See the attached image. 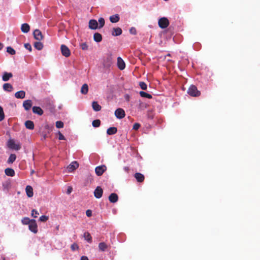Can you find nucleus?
Wrapping results in <instances>:
<instances>
[{"mask_svg":"<svg viewBox=\"0 0 260 260\" xmlns=\"http://www.w3.org/2000/svg\"><path fill=\"white\" fill-rule=\"evenodd\" d=\"M48 219V217L45 215H42L40 217L39 220L42 222H45Z\"/></svg>","mask_w":260,"mask_h":260,"instance_id":"nucleus-46","label":"nucleus"},{"mask_svg":"<svg viewBox=\"0 0 260 260\" xmlns=\"http://www.w3.org/2000/svg\"><path fill=\"white\" fill-rule=\"evenodd\" d=\"M71 248L73 251H75L78 249L79 246L77 244L73 243V244H72Z\"/></svg>","mask_w":260,"mask_h":260,"instance_id":"nucleus-45","label":"nucleus"},{"mask_svg":"<svg viewBox=\"0 0 260 260\" xmlns=\"http://www.w3.org/2000/svg\"><path fill=\"white\" fill-rule=\"evenodd\" d=\"M46 135H44V139H46Z\"/></svg>","mask_w":260,"mask_h":260,"instance_id":"nucleus-59","label":"nucleus"},{"mask_svg":"<svg viewBox=\"0 0 260 260\" xmlns=\"http://www.w3.org/2000/svg\"><path fill=\"white\" fill-rule=\"evenodd\" d=\"M8 146L10 149L18 151L21 148V145L19 143H16L14 140L10 139L7 143Z\"/></svg>","mask_w":260,"mask_h":260,"instance_id":"nucleus-4","label":"nucleus"},{"mask_svg":"<svg viewBox=\"0 0 260 260\" xmlns=\"http://www.w3.org/2000/svg\"><path fill=\"white\" fill-rule=\"evenodd\" d=\"M31 216L34 218L37 217V215L39 214V212L35 209H33L31 211Z\"/></svg>","mask_w":260,"mask_h":260,"instance_id":"nucleus-44","label":"nucleus"},{"mask_svg":"<svg viewBox=\"0 0 260 260\" xmlns=\"http://www.w3.org/2000/svg\"><path fill=\"white\" fill-rule=\"evenodd\" d=\"M29 230L34 233H37L38 232V226L36 221L32 219V221L28 225Z\"/></svg>","mask_w":260,"mask_h":260,"instance_id":"nucleus-7","label":"nucleus"},{"mask_svg":"<svg viewBox=\"0 0 260 260\" xmlns=\"http://www.w3.org/2000/svg\"><path fill=\"white\" fill-rule=\"evenodd\" d=\"M113 63V59L111 53H108L104 56L103 61L104 68L106 70H109Z\"/></svg>","mask_w":260,"mask_h":260,"instance_id":"nucleus-1","label":"nucleus"},{"mask_svg":"<svg viewBox=\"0 0 260 260\" xmlns=\"http://www.w3.org/2000/svg\"><path fill=\"white\" fill-rule=\"evenodd\" d=\"M21 30L23 33H27L30 30V26L27 23H23L21 25Z\"/></svg>","mask_w":260,"mask_h":260,"instance_id":"nucleus-20","label":"nucleus"},{"mask_svg":"<svg viewBox=\"0 0 260 260\" xmlns=\"http://www.w3.org/2000/svg\"><path fill=\"white\" fill-rule=\"evenodd\" d=\"M82 50H86L88 49V46L86 43H83L80 45Z\"/></svg>","mask_w":260,"mask_h":260,"instance_id":"nucleus-47","label":"nucleus"},{"mask_svg":"<svg viewBox=\"0 0 260 260\" xmlns=\"http://www.w3.org/2000/svg\"><path fill=\"white\" fill-rule=\"evenodd\" d=\"M34 47L38 50H41L43 49V45L40 42H36L34 44Z\"/></svg>","mask_w":260,"mask_h":260,"instance_id":"nucleus-37","label":"nucleus"},{"mask_svg":"<svg viewBox=\"0 0 260 260\" xmlns=\"http://www.w3.org/2000/svg\"><path fill=\"white\" fill-rule=\"evenodd\" d=\"M34 173H35V171H34V170H32L31 171V172H30L31 174L32 175V174H34Z\"/></svg>","mask_w":260,"mask_h":260,"instance_id":"nucleus-58","label":"nucleus"},{"mask_svg":"<svg viewBox=\"0 0 260 260\" xmlns=\"http://www.w3.org/2000/svg\"><path fill=\"white\" fill-rule=\"evenodd\" d=\"M5 173L6 175L10 177H13L15 175V171L13 169L7 168L5 170Z\"/></svg>","mask_w":260,"mask_h":260,"instance_id":"nucleus-23","label":"nucleus"},{"mask_svg":"<svg viewBox=\"0 0 260 260\" xmlns=\"http://www.w3.org/2000/svg\"><path fill=\"white\" fill-rule=\"evenodd\" d=\"M32 111L34 113L38 115H42L43 114V110L38 106H34L32 108Z\"/></svg>","mask_w":260,"mask_h":260,"instance_id":"nucleus-15","label":"nucleus"},{"mask_svg":"<svg viewBox=\"0 0 260 260\" xmlns=\"http://www.w3.org/2000/svg\"><path fill=\"white\" fill-rule=\"evenodd\" d=\"M88 91V86L87 84H84L81 87V92L83 94H86Z\"/></svg>","mask_w":260,"mask_h":260,"instance_id":"nucleus-32","label":"nucleus"},{"mask_svg":"<svg viewBox=\"0 0 260 260\" xmlns=\"http://www.w3.org/2000/svg\"><path fill=\"white\" fill-rule=\"evenodd\" d=\"M158 25L161 28H166L169 24L168 19L166 17H162L158 20Z\"/></svg>","mask_w":260,"mask_h":260,"instance_id":"nucleus-5","label":"nucleus"},{"mask_svg":"<svg viewBox=\"0 0 260 260\" xmlns=\"http://www.w3.org/2000/svg\"><path fill=\"white\" fill-rule=\"evenodd\" d=\"M72 191V188L71 187H68L67 191V193L69 194L71 193Z\"/></svg>","mask_w":260,"mask_h":260,"instance_id":"nucleus-54","label":"nucleus"},{"mask_svg":"<svg viewBox=\"0 0 260 260\" xmlns=\"http://www.w3.org/2000/svg\"><path fill=\"white\" fill-rule=\"evenodd\" d=\"M139 85L142 89H143V90L147 89V85L145 82H140L139 83Z\"/></svg>","mask_w":260,"mask_h":260,"instance_id":"nucleus-43","label":"nucleus"},{"mask_svg":"<svg viewBox=\"0 0 260 260\" xmlns=\"http://www.w3.org/2000/svg\"><path fill=\"white\" fill-rule=\"evenodd\" d=\"M101 121L99 119L94 120L92 122V125L94 127H98L100 126Z\"/></svg>","mask_w":260,"mask_h":260,"instance_id":"nucleus-39","label":"nucleus"},{"mask_svg":"<svg viewBox=\"0 0 260 260\" xmlns=\"http://www.w3.org/2000/svg\"><path fill=\"white\" fill-rule=\"evenodd\" d=\"M118 197L115 193H112L109 196V200L111 203H115L117 202Z\"/></svg>","mask_w":260,"mask_h":260,"instance_id":"nucleus-16","label":"nucleus"},{"mask_svg":"<svg viewBox=\"0 0 260 260\" xmlns=\"http://www.w3.org/2000/svg\"><path fill=\"white\" fill-rule=\"evenodd\" d=\"M80 260H89V259L87 256H81Z\"/></svg>","mask_w":260,"mask_h":260,"instance_id":"nucleus-55","label":"nucleus"},{"mask_svg":"<svg viewBox=\"0 0 260 260\" xmlns=\"http://www.w3.org/2000/svg\"><path fill=\"white\" fill-rule=\"evenodd\" d=\"M78 164L77 161L72 162L69 166L68 169L69 171H73L78 167Z\"/></svg>","mask_w":260,"mask_h":260,"instance_id":"nucleus-22","label":"nucleus"},{"mask_svg":"<svg viewBox=\"0 0 260 260\" xmlns=\"http://www.w3.org/2000/svg\"><path fill=\"white\" fill-rule=\"evenodd\" d=\"M2 260H5V258H3V259H2Z\"/></svg>","mask_w":260,"mask_h":260,"instance_id":"nucleus-60","label":"nucleus"},{"mask_svg":"<svg viewBox=\"0 0 260 260\" xmlns=\"http://www.w3.org/2000/svg\"><path fill=\"white\" fill-rule=\"evenodd\" d=\"M86 216L88 217L91 216L92 215V211L88 209L86 211Z\"/></svg>","mask_w":260,"mask_h":260,"instance_id":"nucleus-52","label":"nucleus"},{"mask_svg":"<svg viewBox=\"0 0 260 260\" xmlns=\"http://www.w3.org/2000/svg\"><path fill=\"white\" fill-rule=\"evenodd\" d=\"M60 49H61V53H62V55H63L64 56L67 57L70 55V54H71L70 50L66 45H61Z\"/></svg>","mask_w":260,"mask_h":260,"instance_id":"nucleus-6","label":"nucleus"},{"mask_svg":"<svg viewBox=\"0 0 260 260\" xmlns=\"http://www.w3.org/2000/svg\"><path fill=\"white\" fill-rule=\"evenodd\" d=\"M25 191L28 197H32L34 195L32 187L30 185H27L25 188Z\"/></svg>","mask_w":260,"mask_h":260,"instance_id":"nucleus-18","label":"nucleus"},{"mask_svg":"<svg viewBox=\"0 0 260 260\" xmlns=\"http://www.w3.org/2000/svg\"><path fill=\"white\" fill-rule=\"evenodd\" d=\"M99 248L102 251H105L107 248V245L104 242L100 243Z\"/></svg>","mask_w":260,"mask_h":260,"instance_id":"nucleus-35","label":"nucleus"},{"mask_svg":"<svg viewBox=\"0 0 260 260\" xmlns=\"http://www.w3.org/2000/svg\"><path fill=\"white\" fill-rule=\"evenodd\" d=\"M16 155L14 154H11L8 159L7 162L8 164H12L16 160Z\"/></svg>","mask_w":260,"mask_h":260,"instance_id":"nucleus-36","label":"nucleus"},{"mask_svg":"<svg viewBox=\"0 0 260 260\" xmlns=\"http://www.w3.org/2000/svg\"><path fill=\"white\" fill-rule=\"evenodd\" d=\"M129 32L132 35H136L137 33L136 28L134 27H131L129 29Z\"/></svg>","mask_w":260,"mask_h":260,"instance_id":"nucleus-51","label":"nucleus"},{"mask_svg":"<svg viewBox=\"0 0 260 260\" xmlns=\"http://www.w3.org/2000/svg\"><path fill=\"white\" fill-rule=\"evenodd\" d=\"M123 170H124V171L125 172H128V171H129V168H128V167H124L123 168Z\"/></svg>","mask_w":260,"mask_h":260,"instance_id":"nucleus-56","label":"nucleus"},{"mask_svg":"<svg viewBox=\"0 0 260 260\" xmlns=\"http://www.w3.org/2000/svg\"><path fill=\"white\" fill-rule=\"evenodd\" d=\"M135 177L139 182H143L144 179V176L140 173H136L135 174Z\"/></svg>","mask_w":260,"mask_h":260,"instance_id":"nucleus-25","label":"nucleus"},{"mask_svg":"<svg viewBox=\"0 0 260 260\" xmlns=\"http://www.w3.org/2000/svg\"><path fill=\"white\" fill-rule=\"evenodd\" d=\"M32 106V101L30 100L24 101L23 103V107L24 109L28 111L30 109Z\"/></svg>","mask_w":260,"mask_h":260,"instance_id":"nucleus-13","label":"nucleus"},{"mask_svg":"<svg viewBox=\"0 0 260 260\" xmlns=\"http://www.w3.org/2000/svg\"><path fill=\"white\" fill-rule=\"evenodd\" d=\"M43 108H46L50 111H52L54 109V106L53 105V102L49 99H45L42 104Z\"/></svg>","mask_w":260,"mask_h":260,"instance_id":"nucleus-3","label":"nucleus"},{"mask_svg":"<svg viewBox=\"0 0 260 260\" xmlns=\"http://www.w3.org/2000/svg\"><path fill=\"white\" fill-rule=\"evenodd\" d=\"M24 47H25V48L26 49L28 50L29 51H31V50H32L31 46L30 44H29V43H26V44H24Z\"/></svg>","mask_w":260,"mask_h":260,"instance_id":"nucleus-50","label":"nucleus"},{"mask_svg":"<svg viewBox=\"0 0 260 260\" xmlns=\"http://www.w3.org/2000/svg\"><path fill=\"white\" fill-rule=\"evenodd\" d=\"M140 124L139 123H135L133 125V129L135 130H138L140 127Z\"/></svg>","mask_w":260,"mask_h":260,"instance_id":"nucleus-49","label":"nucleus"},{"mask_svg":"<svg viewBox=\"0 0 260 260\" xmlns=\"http://www.w3.org/2000/svg\"><path fill=\"white\" fill-rule=\"evenodd\" d=\"M3 89L6 91L11 92L12 91L13 87L10 83H5L3 85Z\"/></svg>","mask_w":260,"mask_h":260,"instance_id":"nucleus-26","label":"nucleus"},{"mask_svg":"<svg viewBox=\"0 0 260 260\" xmlns=\"http://www.w3.org/2000/svg\"><path fill=\"white\" fill-rule=\"evenodd\" d=\"M25 127L29 129L32 130L34 128V123L31 120H27L25 122Z\"/></svg>","mask_w":260,"mask_h":260,"instance_id":"nucleus-24","label":"nucleus"},{"mask_svg":"<svg viewBox=\"0 0 260 260\" xmlns=\"http://www.w3.org/2000/svg\"><path fill=\"white\" fill-rule=\"evenodd\" d=\"M3 46H4L3 44L0 42V50H1L2 49V48H3Z\"/></svg>","mask_w":260,"mask_h":260,"instance_id":"nucleus-57","label":"nucleus"},{"mask_svg":"<svg viewBox=\"0 0 260 260\" xmlns=\"http://www.w3.org/2000/svg\"><path fill=\"white\" fill-rule=\"evenodd\" d=\"M32 221V219H30L28 217H24L21 220V222L24 225H29L30 223Z\"/></svg>","mask_w":260,"mask_h":260,"instance_id":"nucleus-34","label":"nucleus"},{"mask_svg":"<svg viewBox=\"0 0 260 260\" xmlns=\"http://www.w3.org/2000/svg\"><path fill=\"white\" fill-rule=\"evenodd\" d=\"M117 64L118 69L120 70H123L125 67V62L120 57H117Z\"/></svg>","mask_w":260,"mask_h":260,"instance_id":"nucleus-12","label":"nucleus"},{"mask_svg":"<svg viewBox=\"0 0 260 260\" xmlns=\"http://www.w3.org/2000/svg\"><path fill=\"white\" fill-rule=\"evenodd\" d=\"M83 237L88 243H91L92 242V237L88 232H85L83 235Z\"/></svg>","mask_w":260,"mask_h":260,"instance_id":"nucleus-27","label":"nucleus"},{"mask_svg":"<svg viewBox=\"0 0 260 260\" xmlns=\"http://www.w3.org/2000/svg\"><path fill=\"white\" fill-rule=\"evenodd\" d=\"M117 128L115 127H110L107 129V134L109 135H112L116 133Z\"/></svg>","mask_w":260,"mask_h":260,"instance_id":"nucleus-29","label":"nucleus"},{"mask_svg":"<svg viewBox=\"0 0 260 260\" xmlns=\"http://www.w3.org/2000/svg\"><path fill=\"white\" fill-rule=\"evenodd\" d=\"M103 190L100 186H98L94 191V197L97 199H100L102 197Z\"/></svg>","mask_w":260,"mask_h":260,"instance_id":"nucleus-11","label":"nucleus"},{"mask_svg":"<svg viewBox=\"0 0 260 260\" xmlns=\"http://www.w3.org/2000/svg\"><path fill=\"white\" fill-rule=\"evenodd\" d=\"M4 118L5 115L3 109L1 106H0V121H2L3 120H4Z\"/></svg>","mask_w":260,"mask_h":260,"instance_id":"nucleus-42","label":"nucleus"},{"mask_svg":"<svg viewBox=\"0 0 260 260\" xmlns=\"http://www.w3.org/2000/svg\"><path fill=\"white\" fill-rule=\"evenodd\" d=\"M15 96L17 99H23L25 96V92L23 90L17 91L15 93Z\"/></svg>","mask_w":260,"mask_h":260,"instance_id":"nucleus-19","label":"nucleus"},{"mask_svg":"<svg viewBox=\"0 0 260 260\" xmlns=\"http://www.w3.org/2000/svg\"><path fill=\"white\" fill-rule=\"evenodd\" d=\"M55 126L57 128L63 127L64 123L61 121H57L55 123Z\"/></svg>","mask_w":260,"mask_h":260,"instance_id":"nucleus-40","label":"nucleus"},{"mask_svg":"<svg viewBox=\"0 0 260 260\" xmlns=\"http://www.w3.org/2000/svg\"><path fill=\"white\" fill-rule=\"evenodd\" d=\"M120 19L119 16L118 14L113 15L110 17V20L112 23H116Z\"/></svg>","mask_w":260,"mask_h":260,"instance_id":"nucleus-28","label":"nucleus"},{"mask_svg":"<svg viewBox=\"0 0 260 260\" xmlns=\"http://www.w3.org/2000/svg\"><path fill=\"white\" fill-rule=\"evenodd\" d=\"M92 107L95 111H99L101 109V106L98 104L97 102H93L92 103Z\"/></svg>","mask_w":260,"mask_h":260,"instance_id":"nucleus-31","label":"nucleus"},{"mask_svg":"<svg viewBox=\"0 0 260 260\" xmlns=\"http://www.w3.org/2000/svg\"><path fill=\"white\" fill-rule=\"evenodd\" d=\"M115 115L118 119H122L125 115V112L121 108H118L115 111Z\"/></svg>","mask_w":260,"mask_h":260,"instance_id":"nucleus-8","label":"nucleus"},{"mask_svg":"<svg viewBox=\"0 0 260 260\" xmlns=\"http://www.w3.org/2000/svg\"><path fill=\"white\" fill-rule=\"evenodd\" d=\"M58 139L59 140H66L64 136L59 131L58 132Z\"/></svg>","mask_w":260,"mask_h":260,"instance_id":"nucleus-48","label":"nucleus"},{"mask_svg":"<svg viewBox=\"0 0 260 260\" xmlns=\"http://www.w3.org/2000/svg\"><path fill=\"white\" fill-rule=\"evenodd\" d=\"M124 98L126 102H128L130 99V96L128 94H125L124 95Z\"/></svg>","mask_w":260,"mask_h":260,"instance_id":"nucleus-53","label":"nucleus"},{"mask_svg":"<svg viewBox=\"0 0 260 260\" xmlns=\"http://www.w3.org/2000/svg\"><path fill=\"white\" fill-rule=\"evenodd\" d=\"M106 167L105 166H98L95 169V172L98 176H101L106 171Z\"/></svg>","mask_w":260,"mask_h":260,"instance_id":"nucleus-9","label":"nucleus"},{"mask_svg":"<svg viewBox=\"0 0 260 260\" xmlns=\"http://www.w3.org/2000/svg\"><path fill=\"white\" fill-rule=\"evenodd\" d=\"M139 93L140 96L143 98H146L149 99H150L152 98V95L150 94H149L143 91H140Z\"/></svg>","mask_w":260,"mask_h":260,"instance_id":"nucleus-33","label":"nucleus"},{"mask_svg":"<svg viewBox=\"0 0 260 260\" xmlns=\"http://www.w3.org/2000/svg\"><path fill=\"white\" fill-rule=\"evenodd\" d=\"M93 40L96 42H100L102 40L101 34L99 32H96L93 35Z\"/></svg>","mask_w":260,"mask_h":260,"instance_id":"nucleus-30","label":"nucleus"},{"mask_svg":"<svg viewBox=\"0 0 260 260\" xmlns=\"http://www.w3.org/2000/svg\"><path fill=\"white\" fill-rule=\"evenodd\" d=\"M122 29L120 27L114 28L112 35L113 36H118L122 34Z\"/></svg>","mask_w":260,"mask_h":260,"instance_id":"nucleus-21","label":"nucleus"},{"mask_svg":"<svg viewBox=\"0 0 260 260\" xmlns=\"http://www.w3.org/2000/svg\"><path fill=\"white\" fill-rule=\"evenodd\" d=\"M187 93L190 96L197 97L200 95L201 92L198 90L197 87L196 86L192 85L188 88Z\"/></svg>","mask_w":260,"mask_h":260,"instance_id":"nucleus-2","label":"nucleus"},{"mask_svg":"<svg viewBox=\"0 0 260 260\" xmlns=\"http://www.w3.org/2000/svg\"><path fill=\"white\" fill-rule=\"evenodd\" d=\"M99 22V24H100V26H99V28H102L104 26V24H105V20L102 17H101L99 19V20H98Z\"/></svg>","mask_w":260,"mask_h":260,"instance_id":"nucleus-41","label":"nucleus"},{"mask_svg":"<svg viewBox=\"0 0 260 260\" xmlns=\"http://www.w3.org/2000/svg\"><path fill=\"white\" fill-rule=\"evenodd\" d=\"M89 27L91 29H96L98 27V23L96 20L91 19L89 22Z\"/></svg>","mask_w":260,"mask_h":260,"instance_id":"nucleus-14","label":"nucleus"},{"mask_svg":"<svg viewBox=\"0 0 260 260\" xmlns=\"http://www.w3.org/2000/svg\"><path fill=\"white\" fill-rule=\"evenodd\" d=\"M13 77V74L11 73L5 72L2 76L3 81L6 82L9 80V79Z\"/></svg>","mask_w":260,"mask_h":260,"instance_id":"nucleus-17","label":"nucleus"},{"mask_svg":"<svg viewBox=\"0 0 260 260\" xmlns=\"http://www.w3.org/2000/svg\"><path fill=\"white\" fill-rule=\"evenodd\" d=\"M7 52L11 55H14L16 53L15 50L10 46L7 47Z\"/></svg>","mask_w":260,"mask_h":260,"instance_id":"nucleus-38","label":"nucleus"},{"mask_svg":"<svg viewBox=\"0 0 260 260\" xmlns=\"http://www.w3.org/2000/svg\"><path fill=\"white\" fill-rule=\"evenodd\" d=\"M33 35L34 38L38 41H40L43 38V35L39 29H35L34 31Z\"/></svg>","mask_w":260,"mask_h":260,"instance_id":"nucleus-10","label":"nucleus"}]
</instances>
